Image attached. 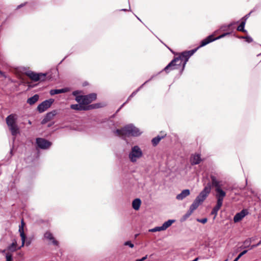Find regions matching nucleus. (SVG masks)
Here are the masks:
<instances>
[{
  "label": "nucleus",
  "instance_id": "nucleus-12",
  "mask_svg": "<svg viewBox=\"0 0 261 261\" xmlns=\"http://www.w3.org/2000/svg\"><path fill=\"white\" fill-rule=\"evenodd\" d=\"M194 52V50L184 51V52L182 53L179 57H177V58H179L180 64L181 65L182 64V61L185 60L184 63L182 64L183 68H184L185 64H186L187 62L188 61L189 58L193 55Z\"/></svg>",
  "mask_w": 261,
  "mask_h": 261
},
{
  "label": "nucleus",
  "instance_id": "nucleus-47",
  "mask_svg": "<svg viewBox=\"0 0 261 261\" xmlns=\"http://www.w3.org/2000/svg\"><path fill=\"white\" fill-rule=\"evenodd\" d=\"M22 5H19V6L18 7V8H20V7H22Z\"/></svg>",
  "mask_w": 261,
  "mask_h": 261
},
{
  "label": "nucleus",
  "instance_id": "nucleus-32",
  "mask_svg": "<svg viewBox=\"0 0 261 261\" xmlns=\"http://www.w3.org/2000/svg\"><path fill=\"white\" fill-rule=\"evenodd\" d=\"M12 259V255L11 254L7 253L6 254V261H11Z\"/></svg>",
  "mask_w": 261,
  "mask_h": 261
},
{
  "label": "nucleus",
  "instance_id": "nucleus-30",
  "mask_svg": "<svg viewBox=\"0 0 261 261\" xmlns=\"http://www.w3.org/2000/svg\"><path fill=\"white\" fill-rule=\"evenodd\" d=\"M247 252V250H244L241 253H240L237 257H236L233 261H238L239 258L244 254H245Z\"/></svg>",
  "mask_w": 261,
  "mask_h": 261
},
{
  "label": "nucleus",
  "instance_id": "nucleus-48",
  "mask_svg": "<svg viewBox=\"0 0 261 261\" xmlns=\"http://www.w3.org/2000/svg\"><path fill=\"white\" fill-rule=\"evenodd\" d=\"M122 11H127L126 9H122Z\"/></svg>",
  "mask_w": 261,
  "mask_h": 261
},
{
  "label": "nucleus",
  "instance_id": "nucleus-19",
  "mask_svg": "<svg viewBox=\"0 0 261 261\" xmlns=\"http://www.w3.org/2000/svg\"><path fill=\"white\" fill-rule=\"evenodd\" d=\"M44 238H46V239H47L49 241H51L52 243L54 245H56V246L58 245V242L55 239V238H54V237L53 236V234L50 232L46 231L44 233Z\"/></svg>",
  "mask_w": 261,
  "mask_h": 261
},
{
  "label": "nucleus",
  "instance_id": "nucleus-22",
  "mask_svg": "<svg viewBox=\"0 0 261 261\" xmlns=\"http://www.w3.org/2000/svg\"><path fill=\"white\" fill-rule=\"evenodd\" d=\"M141 204V201L139 198H136L133 201L132 206L133 208L136 210H139Z\"/></svg>",
  "mask_w": 261,
  "mask_h": 261
},
{
  "label": "nucleus",
  "instance_id": "nucleus-36",
  "mask_svg": "<svg viewBox=\"0 0 261 261\" xmlns=\"http://www.w3.org/2000/svg\"><path fill=\"white\" fill-rule=\"evenodd\" d=\"M232 25V23H231V24H229V25H227V26H226V27H222L221 28V29H222V30H223V31L227 30V29H228V28H229V27H230V26H231Z\"/></svg>",
  "mask_w": 261,
  "mask_h": 261
},
{
  "label": "nucleus",
  "instance_id": "nucleus-17",
  "mask_svg": "<svg viewBox=\"0 0 261 261\" xmlns=\"http://www.w3.org/2000/svg\"><path fill=\"white\" fill-rule=\"evenodd\" d=\"M96 99V94L95 93H91L87 95H84V106L92 102Z\"/></svg>",
  "mask_w": 261,
  "mask_h": 261
},
{
  "label": "nucleus",
  "instance_id": "nucleus-27",
  "mask_svg": "<svg viewBox=\"0 0 261 261\" xmlns=\"http://www.w3.org/2000/svg\"><path fill=\"white\" fill-rule=\"evenodd\" d=\"M84 96H76L75 98V100L79 102L80 104L84 105Z\"/></svg>",
  "mask_w": 261,
  "mask_h": 261
},
{
  "label": "nucleus",
  "instance_id": "nucleus-5",
  "mask_svg": "<svg viewBox=\"0 0 261 261\" xmlns=\"http://www.w3.org/2000/svg\"><path fill=\"white\" fill-rule=\"evenodd\" d=\"M17 116L16 114H12L9 115L6 119V121L11 134L15 136L19 133V127L16 124Z\"/></svg>",
  "mask_w": 261,
  "mask_h": 261
},
{
  "label": "nucleus",
  "instance_id": "nucleus-3",
  "mask_svg": "<svg viewBox=\"0 0 261 261\" xmlns=\"http://www.w3.org/2000/svg\"><path fill=\"white\" fill-rule=\"evenodd\" d=\"M204 188L196 198L193 203L191 205L189 210L193 212L199 205L201 204L207 197L211 190L212 182H208L206 185L204 184Z\"/></svg>",
  "mask_w": 261,
  "mask_h": 261
},
{
  "label": "nucleus",
  "instance_id": "nucleus-43",
  "mask_svg": "<svg viewBox=\"0 0 261 261\" xmlns=\"http://www.w3.org/2000/svg\"><path fill=\"white\" fill-rule=\"evenodd\" d=\"M261 243V241H260L256 245H252L251 246V248H253V247H256L257 246H258Z\"/></svg>",
  "mask_w": 261,
  "mask_h": 261
},
{
  "label": "nucleus",
  "instance_id": "nucleus-28",
  "mask_svg": "<svg viewBox=\"0 0 261 261\" xmlns=\"http://www.w3.org/2000/svg\"><path fill=\"white\" fill-rule=\"evenodd\" d=\"M139 91V89H137V90H136L135 91H134L132 94L131 95L128 97V98H127V100H126V102H125L124 103H123L122 104V105L121 106V107L120 108V109H121L122 107H123V106L126 103H127L134 96H135L136 93H137V92Z\"/></svg>",
  "mask_w": 261,
  "mask_h": 261
},
{
  "label": "nucleus",
  "instance_id": "nucleus-6",
  "mask_svg": "<svg viewBox=\"0 0 261 261\" xmlns=\"http://www.w3.org/2000/svg\"><path fill=\"white\" fill-rule=\"evenodd\" d=\"M142 155L143 152L141 148L138 146L136 145L132 148L131 151L128 154V157L132 162H136Z\"/></svg>",
  "mask_w": 261,
  "mask_h": 261
},
{
  "label": "nucleus",
  "instance_id": "nucleus-7",
  "mask_svg": "<svg viewBox=\"0 0 261 261\" xmlns=\"http://www.w3.org/2000/svg\"><path fill=\"white\" fill-rule=\"evenodd\" d=\"M180 65L179 58H175L164 68V70L168 73L171 70L177 69Z\"/></svg>",
  "mask_w": 261,
  "mask_h": 261
},
{
  "label": "nucleus",
  "instance_id": "nucleus-46",
  "mask_svg": "<svg viewBox=\"0 0 261 261\" xmlns=\"http://www.w3.org/2000/svg\"><path fill=\"white\" fill-rule=\"evenodd\" d=\"M249 14H248L246 15L245 16V17L246 18H245V19H246L248 18V16L249 15Z\"/></svg>",
  "mask_w": 261,
  "mask_h": 261
},
{
  "label": "nucleus",
  "instance_id": "nucleus-15",
  "mask_svg": "<svg viewBox=\"0 0 261 261\" xmlns=\"http://www.w3.org/2000/svg\"><path fill=\"white\" fill-rule=\"evenodd\" d=\"M57 114V110H53L51 112L47 113L43 119L42 120L41 124H44L47 122L51 120Z\"/></svg>",
  "mask_w": 261,
  "mask_h": 261
},
{
  "label": "nucleus",
  "instance_id": "nucleus-20",
  "mask_svg": "<svg viewBox=\"0 0 261 261\" xmlns=\"http://www.w3.org/2000/svg\"><path fill=\"white\" fill-rule=\"evenodd\" d=\"M69 91V88H65L61 89H51L49 93L51 95H54L55 94H58L60 93H63L67 92Z\"/></svg>",
  "mask_w": 261,
  "mask_h": 261
},
{
  "label": "nucleus",
  "instance_id": "nucleus-39",
  "mask_svg": "<svg viewBox=\"0 0 261 261\" xmlns=\"http://www.w3.org/2000/svg\"><path fill=\"white\" fill-rule=\"evenodd\" d=\"M147 258V255L143 257L141 259H136V261H144L145 259H146Z\"/></svg>",
  "mask_w": 261,
  "mask_h": 261
},
{
  "label": "nucleus",
  "instance_id": "nucleus-50",
  "mask_svg": "<svg viewBox=\"0 0 261 261\" xmlns=\"http://www.w3.org/2000/svg\"><path fill=\"white\" fill-rule=\"evenodd\" d=\"M224 261H228V259H226Z\"/></svg>",
  "mask_w": 261,
  "mask_h": 261
},
{
  "label": "nucleus",
  "instance_id": "nucleus-31",
  "mask_svg": "<svg viewBox=\"0 0 261 261\" xmlns=\"http://www.w3.org/2000/svg\"><path fill=\"white\" fill-rule=\"evenodd\" d=\"M193 212H192L190 210H189L187 213L183 216L184 220L187 219L188 218L190 217V216L192 214Z\"/></svg>",
  "mask_w": 261,
  "mask_h": 261
},
{
  "label": "nucleus",
  "instance_id": "nucleus-37",
  "mask_svg": "<svg viewBox=\"0 0 261 261\" xmlns=\"http://www.w3.org/2000/svg\"><path fill=\"white\" fill-rule=\"evenodd\" d=\"M243 38H245L246 39V41H247L248 42H251L253 41L252 38H251L250 37H245Z\"/></svg>",
  "mask_w": 261,
  "mask_h": 261
},
{
  "label": "nucleus",
  "instance_id": "nucleus-2",
  "mask_svg": "<svg viewBox=\"0 0 261 261\" xmlns=\"http://www.w3.org/2000/svg\"><path fill=\"white\" fill-rule=\"evenodd\" d=\"M204 188L196 198L193 203L191 205L189 210L193 212L199 205L201 204L207 197L211 190L212 182H208L206 185L204 184Z\"/></svg>",
  "mask_w": 261,
  "mask_h": 261
},
{
  "label": "nucleus",
  "instance_id": "nucleus-1",
  "mask_svg": "<svg viewBox=\"0 0 261 261\" xmlns=\"http://www.w3.org/2000/svg\"><path fill=\"white\" fill-rule=\"evenodd\" d=\"M210 177L212 186L215 187L216 197L217 198V204L213 208L211 214L216 216L222 205L224 198L226 196V192L222 189V185L221 181L218 180L214 175H211Z\"/></svg>",
  "mask_w": 261,
  "mask_h": 261
},
{
  "label": "nucleus",
  "instance_id": "nucleus-10",
  "mask_svg": "<svg viewBox=\"0 0 261 261\" xmlns=\"http://www.w3.org/2000/svg\"><path fill=\"white\" fill-rule=\"evenodd\" d=\"M54 100L51 98L44 100L38 105L37 110L40 113H42L46 111L48 108H49L54 102Z\"/></svg>",
  "mask_w": 261,
  "mask_h": 261
},
{
  "label": "nucleus",
  "instance_id": "nucleus-11",
  "mask_svg": "<svg viewBox=\"0 0 261 261\" xmlns=\"http://www.w3.org/2000/svg\"><path fill=\"white\" fill-rule=\"evenodd\" d=\"M229 34H230V33H225L222 34L221 35L219 36V37H218L217 38H214L213 35H210L201 41L200 47L205 46L206 44H208L209 43H210L215 40L222 38Z\"/></svg>",
  "mask_w": 261,
  "mask_h": 261
},
{
  "label": "nucleus",
  "instance_id": "nucleus-29",
  "mask_svg": "<svg viewBox=\"0 0 261 261\" xmlns=\"http://www.w3.org/2000/svg\"><path fill=\"white\" fill-rule=\"evenodd\" d=\"M163 230V229L162 228V226H158L155 227L153 228L150 229L149 230V231L150 232H156V231H160Z\"/></svg>",
  "mask_w": 261,
  "mask_h": 261
},
{
  "label": "nucleus",
  "instance_id": "nucleus-8",
  "mask_svg": "<svg viewBox=\"0 0 261 261\" xmlns=\"http://www.w3.org/2000/svg\"><path fill=\"white\" fill-rule=\"evenodd\" d=\"M100 107L99 104L91 105L88 106H85L81 104H74L70 106L71 109L74 110H88L92 109L98 108Z\"/></svg>",
  "mask_w": 261,
  "mask_h": 261
},
{
  "label": "nucleus",
  "instance_id": "nucleus-33",
  "mask_svg": "<svg viewBox=\"0 0 261 261\" xmlns=\"http://www.w3.org/2000/svg\"><path fill=\"white\" fill-rule=\"evenodd\" d=\"M207 220L206 218H203L201 219H197V221L202 223V224H205L207 222Z\"/></svg>",
  "mask_w": 261,
  "mask_h": 261
},
{
  "label": "nucleus",
  "instance_id": "nucleus-34",
  "mask_svg": "<svg viewBox=\"0 0 261 261\" xmlns=\"http://www.w3.org/2000/svg\"><path fill=\"white\" fill-rule=\"evenodd\" d=\"M237 30L239 31L243 32H246L244 28L242 27H241L240 25L238 26V27L237 28Z\"/></svg>",
  "mask_w": 261,
  "mask_h": 261
},
{
  "label": "nucleus",
  "instance_id": "nucleus-35",
  "mask_svg": "<svg viewBox=\"0 0 261 261\" xmlns=\"http://www.w3.org/2000/svg\"><path fill=\"white\" fill-rule=\"evenodd\" d=\"M124 245H128V246H129L131 248H133L134 247V244H132L130 242H128V241L124 243Z\"/></svg>",
  "mask_w": 261,
  "mask_h": 261
},
{
  "label": "nucleus",
  "instance_id": "nucleus-26",
  "mask_svg": "<svg viewBox=\"0 0 261 261\" xmlns=\"http://www.w3.org/2000/svg\"><path fill=\"white\" fill-rule=\"evenodd\" d=\"M165 135H166L162 136H158L157 137L153 138L151 141L153 145L156 146L159 143V142L161 141V140L162 139L164 138V137L165 136Z\"/></svg>",
  "mask_w": 261,
  "mask_h": 261
},
{
  "label": "nucleus",
  "instance_id": "nucleus-4",
  "mask_svg": "<svg viewBox=\"0 0 261 261\" xmlns=\"http://www.w3.org/2000/svg\"><path fill=\"white\" fill-rule=\"evenodd\" d=\"M115 133L119 136H138L141 134L139 129L132 124L126 125L121 129H116Z\"/></svg>",
  "mask_w": 261,
  "mask_h": 261
},
{
  "label": "nucleus",
  "instance_id": "nucleus-18",
  "mask_svg": "<svg viewBox=\"0 0 261 261\" xmlns=\"http://www.w3.org/2000/svg\"><path fill=\"white\" fill-rule=\"evenodd\" d=\"M190 194V191L188 189H185L181 191V192L177 195L176 198L177 200H182L184 198H185L186 197L189 196Z\"/></svg>",
  "mask_w": 261,
  "mask_h": 261
},
{
  "label": "nucleus",
  "instance_id": "nucleus-16",
  "mask_svg": "<svg viewBox=\"0 0 261 261\" xmlns=\"http://www.w3.org/2000/svg\"><path fill=\"white\" fill-rule=\"evenodd\" d=\"M25 225V223L23 220H22L21 221V224L19 226V232L20 233V236L21 240V246H23L24 245L26 236L24 232L23 227Z\"/></svg>",
  "mask_w": 261,
  "mask_h": 261
},
{
  "label": "nucleus",
  "instance_id": "nucleus-14",
  "mask_svg": "<svg viewBox=\"0 0 261 261\" xmlns=\"http://www.w3.org/2000/svg\"><path fill=\"white\" fill-rule=\"evenodd\" d=\"M248 214L247 210L244 209L240 212L237 213L233 217L235 223L239 222Z\"/></svg>",
  "mask_w": 261,
  "mask_h": 261
},
{
  "label": "nucleus",
  "instance_id": "nucleus-25",
  "mask_svg": "<svg viewBox=\"0 0 261 261\" xmlns=\"http://www.w3.org/2000/svg\"><path fill=\"white\" fill-rule=\"evenodd\" d=\"M175 222L174 220H168L167 221L164 222L162 225V228L163 230H166L169 226H170L173 223Z\"/></svg>",
  "mask_w": 261,
  "mask_h": 261
},
{
  "label": "nucleus",
  "instance_id": "nucleus-9",
  "mask_svg": "<svg viewBox=\"0 0 261 261\" xmlns=\"http://www.w3.org/2000/svg\"><path fill=\"white\" fill-rule=\"evenodd\" d=\"M26 74L34 82H37L39 80H44L46 76V74L41 73H37L33 71H28L26 73Z\"/></svg>",
  "mask_w": 261,
  "mask_h": 261
},
{
  "label": "nucleus",
  "instance_id": "nucleus-38",
  "mask_svg": "<svg viewBox=\"0 0 261 261\" xmlns=\"http://www.w3.org/2000/svg\"><path fill=\"white\" fill-rule=\"evenodd\" d=\"M250 243V240H246L244 242L245 247H246L247 246H248L249 245Z\"/></svg>",
  "mask_w": 261,
  "mask_h": 261
},
{
  "label": "nucleus",
  "instance_id": "nucleus-42",
  "mask_svg": "<svg viewBox=\"0 0 261 261\" xmlns=\"http://www.w3.org/2000/svg\"><path fill=\"white\" fill-rule=\"evenodd\" d=\"M80 92L79 91H74L72 92V95L74 96H77L78 94H79Z\"/></svg>",
  "mask_w": 261,
  "mask_h": 261
},
{
  "label": "nucleus",
  "instance_id": "nucleus-49",
  "mask_svg": "<svg viewBox=\"0 0 261 261\" xmlns=\"http://www.w3.org/2000/svg\"><path fill=\"white\" fill-rule=\"evenodd\" d=\"M51 125V124H48V127H49V126H50Z\"/></svg>",
  "mask_w": 261,
  "mask_h": 261
},
{
  "label": "nucleus",
  "instance_id": "nucleus-44",
  "mask_svg": "<svg viewBox=\"0 0 261 261\" xmlns=\"http://www.w3.org/2000/svg\"><path fill=\"white\" fill-rule=\"evenodd\" d=\"M30 242H27V243H26L27 246H29V245H30Z\"/></svg>",
  "mask_w": 261,
  "mask_h": 261
},
{
  "label": "nucleus",
  "instance_id": "nucleus-41",
  "mask_svg": "<svg viewBox=\"0 0 261 261\" xmlns=\"http://www.w3.org/2000/svg\"><path fill=\"white\" fill-rule=\"evenodd\" d=\"M245 23H246V19H245L244 20L242 21L240 25H241V27H243L244 28V27H245Z\"/></svg>",
  "mask_w": 261,
  "mask_h": 261
},
{
  "label": "nucleus",
  "instance_id": "nucleus-40",
  "mask_svg": "<svg viewBox=\"0 0 261 261\" xmlns=\"http://www.w3.org/2000/svg\"><path fill=\"white\" fill-rule=\"evenodd\" d=\"M245 23H246V19H245L244 20L242 21L240 25H241V27H243L244 28V27H245Z\"/></svg>",
  "mask_w": 261,
  "mask_h": 261
},
{
  "label": "nucleus",
  "instance_id": "nucleus-21",
  "mask_svg": "<svg viewBox=\"0 0 261 261\" xmlns=\"http://www.w3.org/2000/svg\"><path fill=\"white\" fill-rule=\"evenodd\" d=\"M201 159L199 154L193 155L190 159V162L192 165H197L200 163Z\"/></svg>",
  "mask_w": 261,
  "mask_h": 261
},
{
  "label": "nucleus",
  "instance_id": "nucleus-45",
  "mask_svg": "<svg viewBox=\"0 0 261 261\" xmlns=\"http://www.w3.org/2000/svg\"><path fill=\"white\" fill-rule=\"evenodd\" d=\"M198 258L196 257L195 259H194L192 261H198Z\"/></svg>",
  "mask_w": 261,
  "mask_h": 261
},
{
  "label": "nucleus",
  "instance_id": "nucleus-23",
  "mask_svg": "<svg viewBox=\"0 0 261 261\" xmlns=\"http://www.w3.org/2000/svg\"><path fill=\"white\" fill-rule=\"evenodd\" d=\"M22 246L19 247H17V242L15 240H14L11 245L8 247V250L10 251L13 252L16 251L17 249L20 248Z\"/></svg>",
  "mask_w": 261,
  "mask_h": 261
},
{
  "label": "nucleus",
  "instance_id": "nucleus-24",
  "mask_svg": "<svg viewBox=\"0 0 261 261\" xmlns=\"http://www.w3.org/2000/svg\"><path fill=\"white\" fill-rule=\"evenodd\" d=\"M39 99V96L37 94L34 95L33 96L29 98L27 100V102L30 105H32L36 103Z\"/></svg>",
  "mask_w": 261,
  "mask_h": 261
},
{
  "label": "nucleus",
  "instance_id": "nucleus-13",
  "mask_svg": "<svg viewBox=\"0 0 261 261\" xmlns=\"http://www.w3.org/2000/svg\"><path fill=\"white\" fill-rule=\"evenodd\" d=\"M36 143L38 146L41 149H47L51 145V143L48 141L43 138H37Z\"/></svg>",
  "mask_w": 261,
  "mask_h": 261
}]
</instances>
